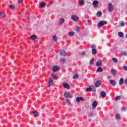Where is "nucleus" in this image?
<instances>
[{"mask_svg":"<svg viewBox=\"0 0 127 127\" xmlns=\"http://www.w3.org/2000/svg\"><path fill=\"white\" fill-rule=\"evenodd\" d=\"M68 35L69 36H73V35H75V33L74 32H70L68 33Z\"/></svg>","mask_w":127,"mask_h":127,"instance_id":"26","label":"nucleus"},{"mask_svg":"<svg viewBox=\"0 0 127 127\" xmlns=\"http://www.w3.org/2000/svg\"><path fill=\"white\" fill-rule=\"evenodd\" d=\"M108 10L110 12L114 11V5L112 3L108 4Z\"/></svg>","mask_w":127,"mask_h":127,"instance_id":"2","label":"nucleus"},{"mask_svg":"<svg viewBox=\"0 0 127 127\" xmlns=\"http://www.w3.org/2000/svg\"><path fill=\"white\" fill-rule=\"evenodd\" d=\"M122 111H126V107H125L124 106L122 107Z\"/></svg>","mask_w":127,"mask_h":127,"instance_id":"46","label":"nucleus"},{"mask_svg":"<svg viewBox=\"0 0 127 127\" xmlns=\"http://www.w3.org/2000/svg\"><path fill=\"white\" fill-rule=\"evenodd\" d=\"M92 91L94 92V93L96 92V88H95V87H92Z\"/></svg>","mask_w":127,"mask_h":127,"instance_id":"42","label":"nucleus"},{"mask_svg":"<svg viewBox=\"0 0 127 127\" xmlns=\"http://www.w3.org/2000/svg\"><path fill=\"white\" fill-rule=\"evenodd\" d=\"M65 61V59H62L61 60V62H62V63H64Z\"/></svg>","mask_w":127,"mask_h":127,"instance_id":"37","label":"nucleus"},{"mask_svg":"<svg viewBox=\"0 0 127 127\" xmlns=\"http://www.w3.org/2000/svg\"><path fill=\"white\" fill-rule=\"evenodd\" d=\"M113 62H114V63L115 64H117L118 63V60L117 59V58H114L113 59H112Z\"/></svg>","mask_w":127,"mask_h":127,"instance_id":"30","label":"nucleus"},{"mask_svg":"<svg viewBox=\"0 0 127 127\" xmlns=\"http://www.w3.org/2000/svg\"><path fill=\"white\" fill-rule=\"evenodd\" d=\"M123 69L125 70V71H127V66L126 65H124L123 66Z\"/></svg>","mask_w":127,"mask_h":127,"instance_id":"38","label":"nucleus"},{"mask_svg":"<svg viewBox=\"0 0 127 127\" xmlns=\"http://www.w3.org/2000/svg\"><path fill=\"white\" fill-rule=\"evenodd\" d=\"M63 86L65 89H70V85L68 83H64Z\"/></svg>","mask_w":127,"mask_h":127,"instance_id":"10","label":"nucleus"},{"mask_svg":"<svg viewBox=\"0 0 127 127\" xmlns=\"http://www.w3.org/2000/svg\"><path fill=\"white\" fill-rule=\"evenodd\" d=\"M65 98H73V95L71 94L70 92H65L64 93Z\"/></svg>","mask_w":127,"mask_h":127,"instance_id":"3","label":"nucleus"},{"mask_svg":"<svg viewBox=\"0 0 127 127\" xmlns=\"http://www.w3.org/2000/svg\"><path fill=\"white\" fill-rule=\"evenodd\" d=\"M46 5V4L44 2H42L40 4V7H44Z\"/></svg>","mask_w":127,"mask_h":127,"instance_id":"19","label":"nucleus"},{"mask_svg":"<svg viewBox=\"0 0 127 127\" xmlns=\"http://www.w3.org/2000/svg\"><path fill=\"white\" fill-rule=\"evenodd\" d=\"M100 95L102 98H105L106 97V92L102 91L101 92Z\"/></svg>","mask_w":127,"mask_h":127,"instance_id":"16","label":"nucleus"},{"mask_svg":"<svg viewBox=\"0 0 127 127\" xmlns=\"http://www.w3.org/2000/svg\"><path fill=\"white\" fill-rule=\"evenodd\" d=\"M99 4V1L97 0H95L94 1H93V5L94 7H97L98 6V4Z\"/></svg>","mask_w":127,"mask_h":127,"instance_id":"7","label":"nucleus"},{"mask_svg":"<svg viewBox=\"0 0 127 127\" xmlns=\"http://www.w3.org/2000/svg\"><path fill=\"white\" fill-rule=\"evenodd\" d=\"M122 55H124V56H126L127 55V53H126V52H123Z\"/></svg>","mask_w":127,"mask_h":127,"instance_id":"45","label":"nucleus"},{"mask_svg":"<svg viewBox=\"0 0 127 127\" xmlns=\"http://www.w3.org/2000/svg\"><path fill=\"white\" fill-rule=\"evenodd\" d=\"M76 31H80V27L78 26V27H76Z\"/></svg>","mask_w":127,"mask_h":127,"instance_id":"44","label":"nucleus"},{"mask_svg":"<svg viewBox=\"0 0 127 127\" xmlns=\"http://www.w3.org/2000/svg\"><path fill=\"white\" fill-rule=\"evenodd\" d=\"M0 15L1 16H3V17H4V13L3 12H1V13H0Z\"/></svg>","mask_w":127,"mask_h":127,"instance_id":"40","label":"nucleus"},{"mask_svg":"<svg viewBox=\"0 0 127 127\" xmlns=\"http://www.w3.org/2000/svg\"><path fill=\"white\" fill-rule=\"evenodd\" d=\"M9 8H10L11 9H14V6L13 5H10L9 6Z\"/></svg>","mask_w":127,"mask_h":127,"instance_id":"35","label":"nucleus"},{"mask_svg":"<svg viewBox=\"0 0 127 127\" xmlns=\"http://www.w3.org/2000/svg\"><path fill=\"white\" fill-rule=\"evenodd\" d=\"M33 114H34V117H38V113H37L36 111H33Z\"/></svg>","mask_w":127,"mask_h":127,"instance_id":"28","label":"nucleus"},{"mask_svg":"<svg viewBox=\"0 0 127 127\" xmlns=\"http://www.w3.org/2000/svg\"><path fill=\"white\" fill-rule=\"evenodd\" d=\"M107 23L108 22H107L106 21H101L97 24V26L100 28V27H102L103 25H106V24H107Z\"/></svg>","mask_w":127,"mask_h":127,"instance_id":"1","label":"nucleus"},{"mask_svg":"<svg viewBox=\"0 0 127 127\" xmlns=\"http://www.w3.org/2000/svg\"><path fill=\"white\" fill-rule=\"evenodd\" d=\"M64 22H65V19H64V18H61V19H60V24H63V23H64Z\"/></svg>","mask_w":127,"mask_h":127,"instance_id":"17","label":"nucleus"},{"mask_svg":"<svg viewBox=\"0 0 127 127\" xmlns=\"http://www.w3.org/2000/svg\"><path fill=\"white\" fill-rule=\"evenodd\" d=\"M53 39L54 40V41H55V42H56L57 41V36H56V35H54L53 36Z\"/></svg>","mask_w":127,"mask_h":127,"instance_id":"27","label":"nucleus"},{"mask_svg":"<svg viewBox=\"0 0 127 127\" xmlns=\"http://www.w3.org/2000/svg\"><path fill=\"white\" fill-rule=\"evenodd\" d=\"M102 85V82H101V81L99 80L97 81L96 82H95V87H100V86Z\"/></svg>","mask_w":127,"mask_h":127,"instance_id":"9","label":"nucleus"},{"mask_svg":"<svg viewBox=\"0 0 127 127\" xmlns=\"http://www.w3.org/2000/svg\"><path fill=\"white\" fill-rule=\"evenodd\" d=\"M110 84H111V85H112L113 86H116V85H117V82L114 80H111Z\"/></svg>","mask_w":127,"mask_h":127,"instance_id":"13","label":"nucleus"},{"mask_svg":"<svg viewBox=\"0 0 127 127\" xmlns=\"http://www.w3.org/2000/svg\"><path fill=\"white\" fill-rule=\"evenodd\" d=\"M78 2L79 4H82V5L85 4V0H78Z\"/></svg>","mask_w":127,"mask_h":127,"instance_id":"15","label":"nucleus"},{"mask_svg":"<svg viewBox=\"0 0 127 127\" xmlns=\"http://www.w3.org/2000/svg\"><path fill=\"white\" fill-rule=\"evenodd\" d=\"M89 117H93V113H90Z\"/></svg>","mask_w":127,"mask_h":127,"instance_id":"48","label":"nucleus"},{"mask_svg":"<svg viewBox=\"0 0 127 127\" xmlns=\"http://www.w3.org/2000/svg\"><path fill=\"white\" fill-rule=\"evenodd\" d=\"M82 97H77L76 98V101L79 103V102H81L82 101Z\"/></svg>","mask_w":127,"mask_h":127,"instance_id":"29","label":"nucleus"},{"mask_svg":"<svg viewBox=\"0 0 127 127\" xmlns=\"http://www.w3.org/2000/svg\"><path fill=\"white\" fill-rule=\"evenodd\" d=\"M107 78H108V79H111V76H108L107 77Z\"/></svg>","mask_w":127,"mask_h":127,"instance_id":"50","label":"nucleus"},{"mask_svg":"<svg viewBox=\"0 0 127 127\" xmlns=\"http://www.w3.org/2000/svg\"><path fill=\"white\" fill-rule=\"evenodd\" d=\"M118 35L119 37H124V33L122 32H119L118 33Z\"/></svg>","mask_w":127,"mask_h":127,"instance_id":"24","label":"nucleus"},{"mask_svg":"<svg viewBox=\"0 0 127 127\" xmlns=\"http://www.w3.org/2000/svg\"><path fill=\"white\" fill-rule=\"evenodd\" d=\"M111 73H112V75H114L115 76H116L117 75V70H116V69L113 68L111 69Z\"/></svg>","mask_w":127,"mask_h":127,"instance_id":"12","label":"nucleus"},{"mask_svg":"<svg viewBox=\"0 0 127 127\" xmlns=\"http://www.w3.org/2000/svg\"><path fill=\"white\" fill-rule=\"evenodd\" d=\"M60 55H61V56H66V55H67V53L64 50H61Z\"/></svg>","mask_w":127,"mask_h":127,"instance_id":"8","label":"nucleus"},{"mask_svg":"<svg viewBox=\"0 0 127 127\" xmlns=\"http://www.w3.org/2000/svg\"><path fill=\"white\" fill-rule=\"evenodd\" d=\"M53 85V78H50L49 80V82L48 83V87H51Z\"/></svg>","mask_w":127,"mask_h":127,"instance_id":"5","label":"nucleus"},{"mask_svg":"<svg viewBox=\"0 0 127 127\" xmlns=\"http://www.w3.org/2000/svg\"><path fill=\"white\" fill-rule=\"evenodd\" d=\"M119 100H121V96H117L115 98V101H119Z\"/></svg>","mask_w":127,"mask_h":127,"instance_id":"31","label":"nucleus"},{"mask_svg":"<svg viewBox=\"0 0 127 127\" xmlns=\"http://www.w3.org/2000/svg\"><path fill=\"white\" fill-rule=\"evenodd\" d=\"M81 55L83 56L85 55V52H82L81 53Z\"/></svg>","mask_w":127,"mask_h":127,"instance_id":"49","label":"nucleus"},{"mask_svg":"<svg viewBox=\"0 0 127 127\" xmlns=\"http://www.w3.org/2000/svg\"><path fill=\"white\" fill-rule=\"evenodd\" d=\"M86 92H91L92 91V88L89 87L88 88H86Z\"/></svg>","mask_w":127,"mask_h":127,"instance_id":"32","label":"nucleus"},{"mask_svg":"<svg viewBox=\"0 0 127 127\" xmlns=\"http://www.w3.org/2000/svg\"><path fill=\"white\" fill-rule=\"evenodd\" d=\"M93 63H94V59H91L90 62V65H93Z\"/></svg>","mask_w":127,"mask_h":127,"instance_id":"36","label":"nucleus"},{"mask_svg":"<svg viewBox=\"0 0 127 127\" xmlns=\"http://www.w3.org/2000/svg\"><path fill=\"white\" fill-rule=\"evenodd\" d=\"M66 103L67 105H70L71 104V102H70V100L69 99H66Z\"/></svg>","mask_w":127,"mask_h":127,"instance_id":"33","label":"nucleus"},{"mask_svg":"<svg viewBox=\"0 0 127 127\" xmlns=\"http://www.w3.org/2000/svg\"><path fill=\"white\" fill-rule=\"evenodd\" d=\"M51 77L53 78V79H55V74L52 73L51 75Z\"/></svg>","mask_w":127,"mask_h":127,"instance_id":"39","label":"nucleus"},{"mask_svg":"<svg viewBox=\"0 0 127 127\" xmlns=\"http://www.w3.org/2000/svg\"><path fill=\"white\" fill-rule=\"evenodd\" d=\"M98 106V102L97 101H94L92 103V108L93 109H96V107Z\"/></svg>","mask_w":127,"mask_h":127,"instance_id":"11","label":"nucleus"},{"mask_svg":"<svg viewBox=\"0 0 127 127\" xmlns=\"http://www.w3.org/2000/svg\"><path fill=\"white\" fill-rule=\"evenodd\" d=\"M121 26H125V22H121Z\"/></svg>","mask_w":127,"mask_h":127,"instance_id":"41","label":"nucleus"},{"mask_svg":"<svg viewBox=\"0 0 127 127\" xmlns=\"http://www.w3.org/2000/svg\"><path fill=\"white\" fill-rule=\"evenodd\" d=\"M126 37L127 38V33L126 34Z\"/></svg>","mask_w":127,"mask_h":127,"instance_id":"53","label":"nucleus"},{"mask_svg":"<svg viewBox=\"0 0 127 127\" xmlns=\"http://www.w3.org/2000/svg\"><path fill=\"white\" fill-rule=\"evenodd\" d=\"M119 84L121 86L124 84V78H122L119 81Z\"/></svg>","mask_w":127,"mask_h":127,"instance_id":"20","label":"nucleus"},{"mask_svg":"<svg viewBox=\"0 0 127 127\" xmlns=\"http://www.w3.org/2000/svg\"><path fill=\"white\" fill-rule=\"evenodd\" d=\"M102 60H99L96 63V66H101V65H102Z\"/></svg>","mask_w":127,"mask_h":127,"instance_id":"14","label":"nucleus"},{"mask_svg":"<svg viewBox=\"0 0 127 127\" xmlns=\"http://www.w3.org/2000/svg\"><path fill=\"white\" fill-rule=\"evenodd\" d=\"M116 118L117 120H121V115L119 114H117L116 115Z\"/></svg>","mask_w":127,"mask_h":127,"instance_id":"25","label":"nucleus"},{"mask_svg":"<svg viewBox=\"0 0 127 127\" xmlns=\"http://www.w3.org/2000/svg\"><path fill=\"white\" fill-rule=\"evenodd\" d=\"M96 48V45H92L91 46V48H92V49H95V48Z\"/></svg>","mask_w":127,"mask_h":127,"instance_id":"43","label":"nucleus"},{"mask_svg":"<svg viewBox=\"0 0 127 127\" xmlns=\"http://www.w3.org/2000/svg\"><path fill=\"white\" fill-rule=\"evenodd\" d=\"M37 38V36L36 35H32L30 37V39H32V40H35V39H36Z\"/></svg>","mask_w":127,"mask_h":127,"instance_id":"18","label":"nucleus"},{"mask_svg":"<svg viewBox=\"0 0 127 127\" xmlns=\"http://www.w3.org/2000/svg\"><path fill=\"white\" fill-rule=\"evenodd\" d=\"M27 18L29 20V17H27Z\"/></svg>","mask_w":127,"mask_h":127,"instance_id":"52","label":"nucleus"},{"mask_svg":"<svg viewBox=\"0 0 127 127\" xmlns=\"http://www.w3.org/2000/svg\"><path fill=\"white\" fill-rule=\"evenodd\" d=\"M78 77H79V75H78V74H75V75L73 76V78L74 79H78Z\"/></svg>","mask_w":127,"mask_h":127,"instance_id":"34","label":"nucleus"},{"mask_svg":"<svg viewBox=\"0 0 127 127\" xmlns=\"http://www.w3.org/2000/svg\"><path fill=\"white\" fill-rule=\"evenodd\" d=\"M97 16H98V17H100V16H102V12L101 11H99L97 12Z\"/></svg>","mask_w":127,"mask_h":127,"instance_id":"21","label":"nucleus"},{"mask_svg":"<svg viewBox=\"0 0 127 127\" xmlns=\"http://www.w3.org/2000/svg\"><path fill=\"white\" fill-rule=\"evenodd\" d=\"M59 67L57 65H55L53 67V72H57V71H59Z\"/></svg>","mask_w":127,"mask_h":127,"instance_id":"6","label":"nucleus"},{"mask_svg":"<svg viewBox=\"0 0 127 127\" xmlns=\"http://www.w3.org/2000/svg\"><path fill=\"white\" fill-rule=\"evenodd\" d=\"M125 82L127 84V78L125 80Z\"/></svg>","mask_w":127,"mask_h":127,"instance_id":"51","label":"nucleus"},{"mask_svg":"<svg viewBox=\"0 0 127 127\" xmlns=\"http://www.w3.org/2000/svg\"><path fill=\"white\" fill-rule=\"evenodd\" d=\"M92 54L93 55L97 54V50L96 49H92Z\"/></svg>","mask_w":127,"mask_h":127,"instance_id":"22","label":"nucleus"},{"mask_svg":"<svg viewBox=\"0 0 127 127\" xmlns=\"http://www.w3.org/2000/svg\"><path fill=\"white\" fill-rule=\"evenodd\" d=\"M97 72H98L99 73H100V72H103V68L99 67L97 68Z\"/></svg>","mask_w":127,"mask_h":127,"instance_id":"23","label":"nucleus"},{"mask_svg":"<svg viewBox=\"0 0 127 127\" xmlns=\"http://www.w3.org/2000/svg\"><path fill=\"white\" fill-rule=\"evenodd\" d=\"M22 1H23V0H18L19 3H21V2H22Z\"/></svg>","mask_w":127,"mask_h":127,"instance_id":"47","label":"nucleus"},{"mask_svg":"<svg viewBox=\"0 0 127 127\" xmlns=\"http://www.w3.org/2000/svg\"><path fill=\"white\" fill-rule=\"evenodd\" d=\"M71 18L73 21L77 22L78 20H79V17L77 15H71Z\"/></svg>","mask_w":127,"mask_h":127,"instance_id":"4","label":"nucleus"}]
</instances>
